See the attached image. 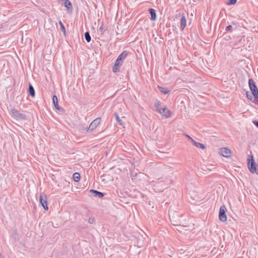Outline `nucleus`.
Returning a JSON list of instances; mask_svg holds the SVG:
<instances>
[{"label":"nucleus","instance_id":"1","mask_svg":"<svg viewBox=\"0 0 258 258\" xmlns=\"http://www.w3.org/2000/svg\"><path fill=\"white\" fill-rule=\"evenodd\" d=\"M247 160L248 167L250 172L256 173L258 174V164L255 163L253 156H249Z\"/></svg>","mask_w":258,"mask_h":258},{"label":"nucleus","instance_id":"2","mask_svg":"<svg viewBox=\"0 0 258 258\" xmlns=\"http://www.w3.org/2000/svg\"><path fill=\"white\" fill-rule=\"evenodd\" d=\"M248 84L252 95L256 100H258V89L253 80L252 79H249Z\"/></svg>","mask_w":258,"mask_h":258},{"label":"nucleus","instance_id":"3","mask_svg":"<svg viewBox=\"0 0 258 258\" xmlns=\"http://www.w3.org/2000/svg\"><path fill=\"white\" fill-rule=\"evenodd\" d=\"M11 112L12 117L17 120H25L26 119V116L25 114L15 108L12 109Z\"/></svg>","mask_w":258,"mask_h":258},{"label":"nucleus","instance_id":"4","mask_svg":"<svg viewBox=\"0 0 258 258\" xmlns=\"http://www.w3.org/2000/svg\"><path fill=\"white\" fill-rule=\"evenodd\" d=\"M226 208L225 206H221L220 208L219 217L221 222H224L227 221V216L226 215Z\"/></svg>","mask_w":258,"mask_h":258},{"label":"nucleus","instance_id":"5","mask_svg":"<svg viewBox=\"0 0 258 258\" xmlns=\"http://www.w3.org/2000/svg\"><path fill=\"white\" fill-rule=\"evenodd\" d=\"M128 55L127 51H123L116 59L114 64H120L123 62L124 60L126 58Z\"/></svg>","mask_w":258,"mask_h":258},{"label":"nucleus","instance_id":"6","mask_svg":"<svg viewBox=\"0 0 258 258\" xmlns=\"http://www.w3.org/2000/svg\"><path fill=\"white\" fill-rule=\"evenodd\" d=\"M39 201L43 208L45 210H47L48 209V207L47 204L46 196L44 195L40 194Z\"/></svg>","mask_w":258,"mask_h":258},{"label":"nucleus","instance_id":"7","mask_svg":"<svg viewBox=\"0 0 258 258\" xmlns=\"http://www.w3.org/2000/svg\"><path fill=\"white\" fill-rule=\"evenodd\" d=\"M101 121V118H97L94 119L90 124L88 131H92L97 127V126L100 124Z\"/></svg>","mask_w":258,"mask_h":258},{"label":"nucleus","instance_id":"8","mask_svg":"<svg viewBox=\"0 0 258 258\" xmlns=\"http://www.w3.org/2000/svg\"><path fill=\"white\" fill-rule=\"evenodd\" d=\"M221 154L225 157L229 158L231 156V152L230 149L227 148H222L220 149Z\"/></svg>","mask_w":258,"mask_h":258},{"label":"nucleus","instance_id":"9","mask_svg":"<svg viewBox=\"0 0 258 258\" xmlns=\"http://www.w3.org/2000/svg\"><path fill=\"white\" fill-rule=\"evenodd\" d=\"M158 112L160 114H161L162 116H165L167 118L170 117V110L165 106L162 108V110H160L159 112Z\"/></svg>","mask_w":258,"mask_h":258},{"label":"nucleus","instance_id":"10","mask_svg":"<svg viewBox=\"0 0 258 258\" xmlns=\"http://www.w3.org/2000/svg\"><path fill=\"white\" fill-rule=\"evenodd\" d=\"M188 138L190 140L192 144L196 146L197 147L202 149H205L206 148V146L200 143L196 142L195 140L192 139L191 138H190L189 136H187Z\"/></svg>","mask_w":258,"mask_h":258},{"label":"nucleus","instance_id":"11","mask_svg":"<svg viewBox=\"0 0 258 258\" xmlns=\"http://www.w3.org/2000/svg\"><path fill=\"white\" fill-rule=\"evenodd\" d=\"M186 26V20L184 14L181 15V18L180 21V27L181 30H183Z\"/></svg>","mask_w":258,"mask_h":258},{"label":"nucleus","instance_id":"12","mask_svg":"<svg viewBox=\"0 0 258 258\" xmlns=\"http://www.w3.org/2000/svg\"><path fill=\"white\" fill-rule=\"evenodd\" d=\"M90 193H93L94 197H98L99 198H102L104 196V194L100 191H98L96 190L91 189L90 190Z\"/></svg>","mask_w":258,"mask_h":258},{"label":"nucleus","instance_id":"13","mask_svg":"<svg viewBox=\"0 0 258 258\" xmlns=\"http://www.w3.org/2000/svg\"><path fill=\"white\" fill-rule=\"evenodd\" d=\"M149 12L150 14H151V19L152 21L156 20V18H157V15H156V11L154 9H152V8H150L149 10Z\"/></svg>","mask_w":258,"mask_h":258},{"label":"nucleus","instance_id":"14","mask_svg":"<svg viewBox=\"0 0 258 258\" xmlns=\"http://www.w3.org/2000/svg\"><path fill=\"white\" fill-rule=\"evenodd\" d=\"M164 106L161 102L159 100H156L155 103V107L156 109V110L158 112H159L160 110H162V108Z\"/></svg>","mask_w":258,"mask_h":258},{"label":"nucleus","instance_id":"15","mask_svg":"<svg viewBox=\"0 0 258 258\" xmlns=\"http://www.w3.org/2000/svg\"><path fill=\"white\" fill-rule=\"evenodd\" d=\"M52 101H53V104L55 106V108L57 110H59L61 109V108L59 106V105L58 104V99H57V97H56V95L53 96Z\"/></svg>","mask_w":258,"mask_h":258},{"label":"nucleus","instance_id":"16","mask_svg":"<svg viewBox=\"0 0 258 258\" xmlns=\"http://www.w3.org/2000/svg\"><path fill=\"white\" fill-rule=\"evenodd\" d=\"M29 93L31 97H34L35 96V93L34 89L30 84L29 85Z\"/></svg>","mask_w":258,"mask_h":258},{"label":"nucleus","instance_id":"17","mask_svg":"<svg viewBox=\"0 0 258 258\" xmlns=\"http://www.w3.org/2000/svg\"><path fill=\"white\" fill-rule=\"evenodd\" d=\"M134 195L133 196L135 198H143L144 195L141 192L137 190H135L134 191Z\"/></svg>","mask_w":258,"mask_h":258},{"label":"nucleus","instance_id":"18","mask_svg":"<svg viewBox=\"0 0 258 258\" xmlns=\"http://www.w3.org/2000/svg\"><path fill=\"white\" fill-rule=\"evenodd\" d=\"M158 88L159 91L164 94H167L169 92V90L166 88H164L161 86H158Z\"/></svg>","mask_w":258,"mask_h":258},{"label":"nucleus","instance_id":"19","mask_svg":"<svg viewBox=\"0 0 258 258\" xmlns=\"http://www.w3.org/2000/svg\"><path fill=\"white\" fill-rule=\"evenodd\" d=\"M73 177L75 181L78 182L80 179V175L79 173L75 172L73 174Z\"/></svg>","mask_w":258,"mask_h":258},{"label":"nucleus","instance_id":"20","mask_svg":"<svg viewBox=\"0 0 258 258\" xmlns=\"http://www.w3.org/2000/svg\"><path fill=\"white\" fill-rule=\"evenodd\" d=\"M115 119L116 121L119 123L120 125H123V123L122 122L121 119L120 118L119 116L117 113H115L114 114Z\"/></svg>","mask_w":258,"mask_h":258},{"label":"nucleus","instance_id":"21","mask_svg":"<svg viewBox=\"0 0 258 258\" xmlns=\"http://www.w3.org/2000/svg\"><path fill=\"white\" fill-rule=\"evenodd\" d=\"M84 37L87 42H89L91 41V38L89 32H86L84 34Z\"/></svg>","mask_w":258,"mask_h":258},{"label":"nucleus","instance_id":"22","mask_svg":"<svg viewBox=\"0 0 258 258\" xmlns=\"http://www.w3.org/2000/svg\"><path fill=\"white\" fill-rule=\"evenodd\" d=\"M120 66H113L112 67V71L114 73H116L119 71Z\"/></svg>","mask_w":258,"mask_h":258},{"label":"nucleus","instance_id":"23","mask_svg":"<svg viewBox=\"0 0 258 258\" xmlns=\"http://www.w3.org/2000/svg\"><path fill=\"white\" fill-rule=\"evenodd\" d=\"M64 5L68 9L72 6L71 3L69 0H64Z\"/></svg>","mask_w":258,"mask_h":258},{"label":"nucleus","instance_id":"24","mask_svg":"<svg viewBox=\"0 0 258 258\" xmlns=\"http://www.w3.org/2000/svg\"><path fill=\"white\" fill-rule=\"evenodd\" d=\"M59 24L60 26L62 31H63L64 34L66 35V29H65V27H64V25H63L61 21H59Z\"/></svg>","mask_w":258,"mask_h":258},{"label":"nucleus","instance_id":"25","mask_svg":"<svg viewBox=\"0 0 258 258\" xmlns=\"http://www.w3.org/2000/svg\"><path fill=\"white\" fill-rule=\"evenodd\" d=\"M237 0H228L227 4L228 5H234L236 3Z\"/></svg>","mask_w":258,"mask_h":258},{"label":"nucleus","instance_id":"26","mask_svg":"<svg viewBox=\"0 0 258 258\" xmlns=\"http://www.w3.org/2000/svg\"><path fill=\"white\" fill-rule=\"evenodd\" d=\"M232 26L231 25H228V26H227L226 27L225 30L226 31H231L232 30Z\"/></svg>","mask_w":258,"mask_h":258},{"label":"nucleus","instance_id":"27","mask_svg":"<svg viewBox=\"0 0 258 258\" xmlns=\"http://www.w3.org/2000/svg\"><path fill=\"white\" fill-rule=\"evenodd\" d=\"M252 123L258 128V120H253Z\"/></svg>","mask_w":258,"mask_h":258},{"label":"nucleus","instance_id":"28","mask_svg":"<svg viewBox=\"0 0 258 258\" xmlns=\"http://www.w3.org/2000/svg\"><path fill=\"white\" fill-rule=\"evenodd\" d=\"M99 30L100 31L102 32V33H103L104 31V28L102 27V26H101L99 28Z\"/></svg>","mask_w":258,"mask_h":258},{"label":"nucleus","instance_id":"29","mask_svg":"<svg viewBox=\"0 0 258 258\" xmlns=\"http://www.w3.org/2000/svg\"><path fill=\"white\" fill-rule=\"evenodd\" d=\"M246 95H247V97L250 100H251V96L250 95H249L248 93L247 92H246Z\"/></svg>","mask_w":258,"mask_h":258},{"label":"nucleus","instance_id":"30","mask_svg":"<svg viewBox=\"0 0 258 258\" xmlns=\"http://www.w3.org/2000/svg\"><path fill=\"white\" fill-rule=\"evenodd\" d=\"M94 219H93V218H90V219H89V222L90 223H93L94 222Z\"/></svg>","mask_w":258,"mask_h":258}]
</instances>
